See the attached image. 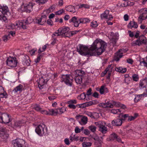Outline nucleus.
<instances>
[{"mask_svg": "<svg viewBox=\"0 0 147 147\" xmlns=\"http://www.w3.org/2000/svg\"><path fill=\"white\" fill-rule=\"evenodd\" d=\"M119 112H120L121 111H120V109H112L111 110V112L113 113L114 114H116L118 113Z\"/></svg>", "mask_w": 147, "mask_h": 147, "instance_id": "obj_47", "label": "nucleus"}, {"mask_svg": "<svg viewBox=\"0 0 147 147\" xmlns=\"http://www.w3.org/2000/svg\"><path fill=\"white\" fill-rule=\"evenodd\" d=\"M47 44H46V45H44L43 46L42 49V50H41L40 48L38 51V53H40L42 52L45 51V50L47 48Z\"/></svg>", "mask_w": 147, "mask_h": 147, "instance_id": "obj_38", "label": "nucleus"}, {"mask_svg": "<svg viewBox=\"0 0 147 147\" xmlns=\"http://www.w3.org/2000/svg\"><path fill=\"white\" fill-rule=\"evenodd\" d=\"M123 52H122V50L119 49L118 51L115 55H114V60L117 61H119L120 58H121L123 56L122 54Z\"/></svg>", "mask_w": 147, "mask_h": 147, "instance_id": "obj_15", "label": "nucleus"}, {"mask_svg": "<svg viewBox=\"0 0 147 147\" xmlns=\"http://www.w3.org/2000/svg\"><path fill=\"white\" fill-rule=\"evenodd\" d=\"M25 143L24 140L20 139L13 140L12 142L14 147H26Z\"/></svg>", "mask_w": 147, "mask_h": 147, "instance_id": "obj_8", "label": "nucleus"}, {"mask_svg": "<svg viewBox=\"0 0 147 147\" xmlns=\"http://www.w3.org/2000/svg\"><path fill=\"white\" fill-rule=\"evenodd\" d=\"M137 96H138V97H139V98H142V97H144V96H147V94H146L145 93H144L143 94H142L138 95Z\"/></svg>", "mask_w": 147, "mask_h": 147, "instance_id": "obj_58", "label": "nucleus"}, {"mask_svg": "<svg viewBox=\"0 0 147 147\" xmlns=\"http://www.w3.org/2000/svg\"><path fill=\"white\" fill-rule=\"evenodd\" d=\"M107 46V44L105 42L97 39L94 41L90 48L87 46L79 45L77 47V51L83 56H94L96 55V53L98 55H100L105 51Z\"/></svg>", "mask_w": 147, "mask_h": 147, "instance_id": "obj_1", "label": "nucleus"}, {"mask_svg": "<svg viewBox=\"0 0 147 147\" xmlns=\"http://www.w3.org/2000/svg\"><path fill=\"white\" fill-rule=\"evenodd\" d=\"M115 70L116 71L121 73H124L126 71V68H123L121 67H116Z\"/></svg>", "mask_w": 147, "mask_h": 147, "instance_id": "obj_26", "label": "nucleus"}, {"mask_svg": "<svg viewBox=\"0 0 147 147\" xmlns=\"http://www.w3.org/2000/svg\"><path fill=\"white\" fill-rule=\"evenodd\" d=\"M11 117L5 113L2 114L0 112V123H7L10 122L11 120Z\"/></svg>", "mask_w": 147, "mask_h": 147, "instance_id": "obj_6", "label": "nucleus"}, {"mask_svg": "<svg viewBox=\"0 0 147 147\" xmlns=\"http://www.w3.org/2000/svg\"><path fill=\"white\" fill-rule=\"evenodd\" d=\"M113 103L114 105L117 107H119L121 104V103L120 102H115L114 101H113Z\"/></svg>", "mask_w": 147, "mask_h": 147, "instance_id": "obj_52", "label": "nucleus"}, {"mask_svg": "<svg viewBox=\"0 0 147 147\" xmlns=\"http://www.w3.org/2000/svg\"><path fill=\"white\" fill-rule=\"evenodd\" d=\"M66 10L67 11L72 12L73 13H75L76 12L75 7L74 6H72L71 5H69L68 6L66 7Z\"/></svg>", "mask_w": 147, "mask_h": 147, "instance_id": "obj_25", "label": "nucleus"}, {"mask_svg": "<svg viewBox=\"0 0 147 147\" xmlns=\"http://www.w3.org/2000/svg\"><path fill=\"white\" fill-rule=\"evenodd\" d=\"M129 114H125L123 115L122 113L119 114V115L117 117H119L120 118L121 121H125V120L126 118L128 117Z\"/></svg>", "mask_w": 147, "mask_h": 147, "instance_id": "obj_27", "label": "nucleus"}, {"mask_svg": "<svg viewBox=\"0 0 147 147\" xmlns=\"http://www.w3.org/2000/svg\"><path fill=\"white\" fill-rule=\"evenodd\" d=\"M9 136V134L7 133V130L6 131L0 132V137L4 140L7 139Z\"/></svg>", "mask_w": 147, "mask_h": 147, "instance_id": "obj_23", "label": "nucleus"}, {"mask_svg": "<svg viewBox=\"0 0 147 147\" xmlns=\"http://www.w3.org/2000/svg\"><path fill=\"white\" fill-rule=\"evenodd\" d=\"M82 7L85 8L89 9L90 8V6L86 4H80L79 6V8H81Z\"/></svg>", "mask_w": 147, "mask_h": 147, "instance_id": "obj_37", "label": "nucleus"}, {"mask_svg": "<svg viewBox=\"0 0 147 147\" xmlns=\"http://www.w3.org/2000/svg\"><path fill=\"white\" fill-rule=\"evenodd\" d=\"M69 29L68 27L64 26L62 28H59L57 31H60L61 36H63L67 32L69 31Z\"/></svg>", "mask_w": 147, "mask_h": 147, "instance_id": "obj_17", "label": "nucleus"}, {"mask_svg": "<svg viewBox=\"0 0 147 147\" xmlns=\"http://www.w3.org/2000/svg\"><path fill=\"white\" fill-rule=\"evenodd\" d=\"M93 104L92 102L90 101L88 102H86L81 105V106H80V108H84L88 106H90Z\"/></svg>", "mask_w": 147, "mask_h": 147, "instance_id": "obj_30", "label": "nucleus"}, {"mask_svg": "<svg viewBox=\"0 0 147 147\" xmlns=\"http://www.w3.org/2000/svg\"><path fill=\"white\" fill-rule=\"evenodd\" d=\"M33 5L31 3H30L26 6H25V9L27 12H30L32 10Z\"/></svg>", "mask_w": 147, "mask_h": 147, "instance_id": "obj_29", "label": "nucleus"}, {"mask_svg": "<svg viewBox=\"0 0 147 147\" xmlns=\"http://www.w3.org/2000/svg\"><path fill=\"white\" fill-rule=\"evenodd\" d=\"M71 32L70 31H68L64 35L63 37H69L70 36H71Z\"/></svg>", "mask_w": 147, "mask_h": 147, "instance_id": "obj_51", "label": "nucleus"}, {"mask_svg": "<svg viewBox=\"0 0 147 147\" xmlns=\"http://www.w3.org/2000/svg\"><path fill=\"white\" fill-rule=\"evenodd\" d=\"M6 62L7 65L12 67H14L17 66L18 61L15 57L9 56L7 57Z\"/></svg>", "mask_w": 147, "mask_h": 147, "instance_id": "obj_7", "label": "nucleus"}, {"mask_svg": "<svg viewBox=\"0 0 147 147\" xmlns=\"http://www.w3.org/2000/svg\"><path fill=\"white\" fill-rule=\"evenodd\" d=\"M30 62V60L29 59V57L28 56L25 57L23 60L22 63L24 65L29 66Z\"/></svg>", "mask_w": 147, "mask_h": 147, "instance_id": "obj_24", "label": "nucleus"}, {"mask_svg": "<svg viewBox=\"0 0 147 147\" xmlns=\"http://www.w3.org/2000/svg\"><path fill=\"white\" fill-rule=\"evenodd\" d=\"M0 11L2 14L5 16H8L10 15V13L9 12L8 7L6 6H1L0 7Z\"/></svg>", "mask_w": 147, "mask_h": 147, "instance_id": "obj_13", "label": "nucleus"}, {"mask_svg": "<svg viewBox=\"0 0 147 147\" xmlns=\"http://www.w3.org/2000/svg\"><path fill=\"white\" fill-rule=\"evenodd\" d=\"M90 22V20L87 18H80L79 20H77V18L75 16L73 17L69 20V22L73 23L74 26L76 27H78L80 23L84 24Z\"/></svg>", "mask_w": 147, "mask_h": 147, "instance_id": "obj_2", "label": "nucleus"}, {"mask_svg": "<svg viewBox=\"0 0 147 147\" xmlns=\"http://www.w3.org/2000/svg\"><path fill=\"white\" fill-rule=\"evenodd\" d=\"M132 78L134 81L137 82L139 79L138 75L136 74H134L132 76Z\"/></svg>", "mask_w": 147, "mask_h": 147, "instance_id": "obj_34", "label": "nucleus"}, {"mask_svg": "<svg viewBox=\"0 0 147 147\" xmlns=\"http://www.w3.org/2000/svg\"><path fill=\"white\" fill-rule=\"evenodd\" d=\"M81 129H79L78 126H76L75 129V131L76 133H80L81 131Z\"/></svg>", "mask_w": 147, "mask_h": 147, "instance_id": "obj_57", "label": "nucleus"}, {"mask_svg": "<svg viewBox=\"0 0 147 147\" xmlns=\"http://www.w3.org/2000/svg\"><path fill=\"white\" fill-rule=\"evenodd\" d=\"M36 133L40 136H42L47 134V128H45L44 125H39L37 126L35 129Z\"/></svg>", "mask_w": 147, "mask_h": 147, "instance_id": "obj_5", "label": "nucleus"}, {"mask_svg": "<svg viewBox=\"0 0 147 147\" xmlns=\"http://www.w3.org/2000/svg\"><path fill=\"white\" fill-rule=\"evenodd\" d=\"M86 114L88 116H89L92 118L97 119L99 117L98 113L96 112L91 113L89 112H87Z\"/></svg>", "mask_w": 147, "mask_h": 147, "instance_id": "obj_18", "label": "nucleus"}, {"mask_svg": "<svg viewBox=\"0 0 147 147\" xmlns=\"http://www.w3.org/2000/svg\"><path fill=\"white\" fill-rule=\"evenodd\" d=\"M146 62L143 59V61H141L140 62V64H141L142 63H143L144 66L147 67V56L146 57Z\"/></svg>", "mask_w": 147, "mask_h": 147, "instance_id": "obj_53", "label": "nucleus"}, {"mask_svg": "<svg viewBox=\"0 0 147 147\" xmlns=\"http://www.w3.org/2000/svg\"><path fill=\"white\" fill-rule=\"evenodd\" d=\"M98 93L96 92H95L92 95V96L96 98H98Z\"/></svg>", "mask_w": 147, "mask_h": 147, "instance_id": "obj_63", "label": "nucleus"}, {"mask_svg": "<svg viewBox=\"0 0 147 147\" xmlns=\"http://www.w3.org/2000/svg\"><path fill=\"white\" fill-rule=\"evenodd\" d=\"M58 109H55V110L52 109V113H53V115L55 114L57 115V114L59 113V112L58 111Z\"/></svg>", "mask_w": 147, "mask_h": 147, "instance_id": "obj_59", "label": "nucleus"}, {"mask_svg": "<svg viewBox=\"0 0 147 147\" xmlns=\"http://www.w3.org/2000/svg\"><path fill=\"white\" fill-rule=\"evenodd\" d=\"M92 145L91 143L83 142L82 143V146L83 147H90Z\"/></svg>", "mask_w": 147, "mask_h": 147, "instance_id": "obj_45", "label": "nucleus"}, {"mask_svg": "<svg viewBox=\"0 0 147 147\" xmlns=\"http://www.w3.org/2000/svg\"><path fill=\"white\" fill-rule=\"evenodd\" d=\"M98 24L97 22L96 21H93L91 23L90 26L92 27L95 28L97 26Z\"/></svg>", "mask_w": 147, "mask_h": 147, "instance_id": "obj_44", "label": "nucleus"}, {"mask_svg": "<svg viewBox=\"0 0 147 147\" xmlns=\"http://www.w3.org/2000/svg\"><path fill=\"white\" fill-rule=\"evenodd\" d=\"M58 109L59 110V114H61L66 111V108L65 107H63L60 109L59 108Z\"/></svg>", "mask_w": 147, "mask_h": 147, "instance_id": "obj_46", "label": "nucleus"}, {"mask_svg": "<svg viewBox=\"0 0 147 147\" xmlns=\"http://www.w3.org/2000/svg\"><path fill=\"white\" fill-rule=\"evenodd\" d=\"M84 71L80 70H77L74 72L75 80L76 83L80 84L82 83V79L84 75Z\"/></svg>", "mask_w": 147, "mask_h": 147, "instance_id": "obj_4", "label": "nucleus"}, {"mask_svg": "<svg viewBox=\"0 0 147 147\" xmlns=\"http://www.w3.org/2000/svg\"><path fill=\"white\" fill-rule=\"evenodd\" d=\"M124 77L125 79L124 80V82L125 83H127V84H129V81H127V80H128V79H130V78L129 77V75L128 74H125L124 75Z\"/></svg>", "mask_w": 147, "mask_h": 147, "instance_id": "obj_40", "label": "nucleus"}, {"mask_svg": "<svg viewBox=\"0 0 147 147\" xmlns=\"http://www.w3.org/2000/svg\"><path fill=\"white\" fill-rule=\"evenodd\" d=\"M22 86L21 84H20L18 86H17L13 90V91L15 92H17L18 91H22Z\"/></svg>", "mask_w": 147, "mask_h": 147, "instance_id": "obj_31", "label": "nucleus"}, {"mask_svg": "<svg viewBox=\"0 0 147 147\" xmlns=\"http://www.w3.org/2000/svg\"><path fill=\"white\" fill-rule=\"evenodd\" d=\"M147 85V78L145 77L144 79L141 80L140 82L139 86L140 88L142 89L146 88Z\"/></svg>", "mask_w": 147, "mask_h": 147, "instance_id": "obj_19", "label": "nucleus"}, {"mask_svg": "<svg viewBox=\"0 0 147 147\" xmlns=\"http://www.w3.org/2000/svg\"><path fill=\"white\" fill-rule=\"evenodd\" d=\"M47 20V16L45 15L42 16L39 19L36 20V22L40 25H42L46 22Z\"/></svg>", "mask_w": 147, "mask_h": 147, "instance_id": "obj_16", "label": "nucleus"}, {"mask_svg": "<svg viewBox=\"0 0 147 147\" xmlns=\"http://www.w3.org/2000/svg\"><path fill=\"white\" fill-rule=\"evenodd\" d=\"M64 81L67 85L71 86L73 81V78L72 76L69 74H66L64 76Z\"/></svg>", "mask_w": 147, "mask_h": 147, "instance_id": "obj_10", "label": "nucleus"}, {"mask_svg": "<svg viewBox=\"0 0 147 147\" xmlns=\"http://www.w3.org/2000/svg\"><path fill=\"white\" fill-rule=\"evenodd\" d=\"M146 19H147V16L145 17V18H143V17L140 16L138 18V21L141 22H142V20Z\"/></svg>", "mask_w": 147, "mask_h": 147, "instance_id": "obj_55", "label": "nucleus"}, {"mask_svg": "<svg viewBox=\"0 0 147 147\" xmlns=\"http://www.w3.org/2000/svg\"><path fill=\"white\" fill-rule=\"evenodd\" d=\"M38 87L39 89H41L43 88V86L45 83V81L42 77L39 78L38 82Z\"/></svg>", "mask_w": 147, "mask_h": 147, "instance_id": "obj_21", "label": "nucleus"}, {"mask_svg": "<svg viewBox=\"0 0 147 147\" xmlns=\"http://www.w3.org/2000/svg\"><path fill=\"white\" fill-rule=\"evenodd\" d=\"M79 97L80 98L81 100H83L86 97V94L84 93H83L80 94Z\"/></svg>", "mask_w": 147, "mask_h": 147, "instance_id": "obj_56", "label": "nucleus"}, {"mask_svg": "<svg viewBox=\"0 0 147 147\" xmlns=\"http://www.w3.org/2000/svg\"><path fill=\"white\" fill-rule=\"evenodd\" d=\"M10 38V36L9 34H8V35H5L4 36L2 37V39L4 42H6L8 40H9Z\"/></svg>", "mask_w": 147, "mask_h": 147, "instance_id": "obj_36", "label": "nucleus"}, {"mask_svg": "<svg viewBox=\"0 0 147 147\" xmlns=\"http://www.w3.org/2000/svg\"><path fill=\"white\" fill-rule=\"evenodd\" d=\"M127 26L128 28L130 29H132V28H137L138 27V25L136 22L133 20L130 22L128 24Z\"/></svg>", "mask_w": 147, "mask_h": 147, "instance_id": "obj_22", "label": "nucleus"}, {"mask_svg": "<svg viewBox=\"0 0 147 147\" xmlns=\"http://www.w3.org/2000/svg\"><path fill=\"white\" fill-rule=\"evenodd\" d=\"M42 55L40 54V53H38L37 58L35 60V62L36 63H38L42 57Z\"/></svg>", "mask_w": 147, "mask_h": 147, "instance_id": "obj_39", "label": "nucleus"}, {"mask_svg": "<svg viewBox=\"0 0 147 147\" xmlns=\"http://www.w3.org/2000/svg\"><path fill=\"white\" fill-rule=\"evenodd\" d=\"M34 109L37 111H40L42 108L38 105H35L34 107Z\"/></svg>", "mask_w": 147, "mask_h": 147, "instance_id": "obj_41", "label": "nucleus"}, {"mask_svg": "<svg viewBox=\"0 0 147 147\" xmlns=\"http://www.w3.org/2000/svg\"><path fill=\"white\" fill-rule=\"evenodd\" d=\"M107 107H109L110 108H112L113 107V105L111 103H110L109 102H107Z\"/></svg>", "mask_w": 147, "mask_h": 147, "instance_id": "obj_60", "label": "nucleus"}, {"mask_svg": "<svg viewBox=\"0 0 147 147\" xmlns=\"http://www.w3.org/2000/svg\"><path fill=\"white\" fill-rule=\"evenodd\" d=\"M78 106H79L80 107V105H75L74 104H69L68 106V107L71 109H75L76 107H78Z\"/></svg>", "mask_w": 147, "mask_h": 147, "instance_id": "obj_42", "label": "nucleus"}, {"mask_svg": "<svg viewBox=\"0 0 147 147\" xmlns=\"http://www.w3.org/2000/svg\"><path fill=\"white\" fill-rule=\"evenodd\" d=\"M36 1L39 4H43L47 2V0H36Z\"/></svg>", "mask_w": 147, "mask_h": 147, "instance_id": "obj_48", "label": "nucleus"}, {"mask_svg": "<svg viewBox=\"0 0 147 147\" xmlns=\"http://www.w3.org/2000/svg\"><path fill=\"white\" fill-rule=\"evenodd\" d=\"M81 121L83 124L85 125L87 123L88 118L86 116H83Z\"/></svg>", "mask_w": 147, "mask_h": 147, "instance_id": "obj_35", "label": "nucleus"}, {"mask_svg": "<svg viewBox=\"0 0 147 147\" xmlns=\"http://www.w3.org/2000/svg\"><path fill=\"white\" fill-rule=\"evenodd\" d=\"M8 95L5 91L4 88L2 86H0V98H7Z\"/></svg>", "mask_w": 147, "mask_h": 147, "instance_id": "obj_20", "label": "nucleus"}, {"mask_svg": "<svg viewBox=\"0 0 147 147\" xmlns=\"http://www.w3.org/2000/svg\"><path fill=\"white\" fill-rule=\"evenodd\" d=\"M33 21V19L30 17H28L26 20H23L22 22L19 23V27H22L24 29H26V24H28L32 23Z\"/></svg>", "mask_w": 147, "mask_h": 147, "instance_id": "obj_9", "label": "nucleus"}, {"mask_svg": "<svg viewBox=\"0 0 147 147\" xmlns=\"http://www.w3.org/2000/svg\"><path fill=\"white\" fill-rule=\"evenodd\" d=\"M92 89L91 88H89L87 91L86 95L88 96H89L91 95Z\"/></svg>", "mask_w": 147, "mask_h": 147, "instance_id": "obj_64", "label": "nucleus"}, {"mask_svg": "<svg viewBox=\"0 0 147 147\" xmlns=\"http://www.w3.org/2000/svg\"><path fill=\"white\" fill-rule=\"evenodd\" d=\"M86 135H88L90 133V131L88 129H85L83 130V132Z\"/></svg>", "mask_w": 147, "mask_h": 147, "instance_id": "obj_61", "label": "nucleus"}, {"mask_svg": "<svg viewBox=\"0 0 147 147\" xmlns=\"http://www.w3.org/2000/svg\"><path fill=\"white\" fill-rule=\"evenodd\" d=\"M104 92V86H102L99 90V92L100 94H103Z\"/></svg>", "mask_w": 147, "mask_h": 147, "instance_id": "obj_50", "label": "nucleus"}, {"mask_svg": "<svg viewBox=\"0 0 147 147\" xmlns=\"http://www.w3.org/2000/svg\"><path fill=\"white\" fill-rule=\"evenodd\" d=\"M142 44H147V40L146 38L144 35H141L136 40L134 41L131 43L133 46L136 45L140 46Z\"/></svg>", "mask_w": 147, "mask_h": 147, "instance_id": "obj_3", "label": "nucleus"}, {"mask_svg": "<svg viewBox=\"0 0 147 147\" xmlns=\"http://www.w3.org/2000/svg\"><path fill=\"white\" fill-rule=\"evenodd\" d=\"M1 13L0 11V20H2L5 22H7L6 21L7 20V18L6 16L2 13L1 14Z\"/></svg>", "mask_w": 147, "mask_h": 147, "instance_id": "obj_33", "label": "nucleus"}, {"mask_svg": "<svg viewBox=\"0 0 147 147\" xmlns=\"http://www.w3.org/2000/svg\"><path fill=\"white\" fill-rule=\"evenodd\" d=\"M109 11L106 10L104 13L101 15V18L102 19L103 18L107 19L109 20H111L113 18V17L109 14Z\"/></svg>", "mask_w": 147, "mask_h": 147, "instance_id": "obj_12", "label": "nucleus"}, {"mask_svg": "<svg viewBox=\"0 0 147 147\" xmlns=\"http://www.w3.org/2000/svg\"><path fill=\"white\" fill-rule=\"evenodd\" d=\"M79 137L78 136H75V135H74L72 133L69 137V139L71 142L73 141H77L79 140Z\"/></svg>", "mask_w": 147, "mask_h": 147, "instance_id": "obj_28", "label": "nucleus"}, {"mask_svg": "<svg viewBox=\"0 0 147 147\" xmlns=\"http://www.w3.org/2000/svg\"><path fill=\"white\" fill-rule=\"evenodd\" d=\"M117 135L115 133H113L111 134L109 136L110 140H113L117 138Z\"/></svg>", "mask_w": 147, "mask_h": 147, "instance_id": "obj_32", "label": "nucleus"}, {"mask_svg": "<svg viewBox=\"0 0 147 147\" xmlns=\"http://www.w3.org/2000/svg\"><path fill=\"white\" fill-rule=\"evenodd\" d=\"M92 138L95 141H99V137L96 135L93 136Z\"/></svg>", "mask_w": 147, "mask_h": 147, "instance_id": "obj_54", "label": "nucleus"}, {"mask_svg": "<svg viewBox=\"0 0 147 147\" xmlns=\"http://www.w3.org/2000/svg\"><path fill=\"white\" fill-rule=\"evenodd\" d=\"M77 102V101L75 100H72L67 101V103L69 104H76Z\"/></svg>", "mask_w": 147, "mask_h": 147, "instance_id": "obj_49", "label": "nucleus"}, {"mask_svg": "<svg viewBox=\"0 0 147 147\" xmlns=\"http://www.w3.org/2000/svg\"><path fill=\"white\" fill-rule=\"evenodd\" d=\"M88 128L92 132H94L96 130V127L94 125H90L88 127Z\"/></svg>", "mask_w": 147, "mask_h": 147, "instance_id": "obj_43", "label": "nucleus"}, {"mask_svg": "<svg viewBox=\"0 0 147 147\" xmlns=\"http://www.w3.org/2000/svg\"><path fill=\"white\" fill-rule=\"evenodd\" d=\"M95 124L99 127V130L103 134H105L107 131V127L103 125L101 122H95Z\"/></svg>", "mask_w": 147, "mask_h": 147, "instance_id": "obj_11", "label": "nucleus"}, {"mask_svg": "<svg viewBox=\"0 0 147 147\" xmlns=\"http://www.w3.org/2000/svg\"><path fill=\"white\" fill-rule=\"evenodd\" d=\"M135 117H134V116H129L128 118V121H130L132 120H134L135 119Z\"/></svg>", "mask_w": 147, "mask_h": 147, "instance_id": "obj_62", "label": "nucleus"}, {"mask_svg": "<svg viewBox=\"0 0 147 147\" xmlns=\"http://www.w3.org/2000/svg\"><path fill=\"white\" fill-rule=\"evenodd\" d=\"M123 122L121 121L120 118H118L114 119L111 121L112 125L114 126H121L122 123Z\"/></svg>", "mask_w": 147, "mask_h": 147, "instance_id": "obj_14", "label": "nucleus"}]
</instances>
